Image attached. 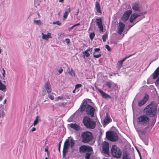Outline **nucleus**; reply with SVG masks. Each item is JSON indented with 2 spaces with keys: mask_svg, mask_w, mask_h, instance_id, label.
I'll return each instance as SVG.
<instances>
[{
  "mask_svg": "<svg viewBox=\"0 0 159 159\" xmlns=\"http://www.w3.org/2000/svg\"><path fill=\"white\" fill-rule=\"evenodd\" d=\"M159 75V67H158L152 74V77L153 79H156Z\"/></svg>",
  "mask_w": 159,
  "mask_h": 159,
  "instance_id": "23",
  "label": "nucleus"
},
{
  "mask_svg": "<svg viewBox=\"0 0 159 159\" xmlns=\"http://www.w3.org/2000/svg\"><path fill=\"white\" fill-rule=\"evenodd\" d=\"M113 84V83L111 81L107 82L105 84V85L107 86L109 89H111Z\"/></svg>",
  "mask_w": 159,
  "mask_h": 159,
  "instance_id": "28",
  "label": "nucleus"
},
{
  "mask_svg": "<svg viewBox=\"0 0 159 159\" xmlns=\"http://www.w3.org/2000/svg\"><path fill=\"white\" fill-rule=\"evenodd\" d=\"M76 24H77V26H79V25H80V23H77Z\"/></svg>",
  "mask_w": 159,
  "mask_h": 159,
  "instance_id": "62",
  "label": "nucleus"
},
{
  "mask_svg": "<svg viewBox=\"0 0 159 159\" xmlns=\"http://www.w3.org/2000/svg\"><path fill=\"white\" fill-rule=\"evenodd\" d=\"M108 38V35L107 34H104L102 36V39L103 41L105 42L106 41L107 39Z\"/></svg>",
  "mask_w": 159,
  "mask_h": 159,
  "instance_id": "35",
  "label": "nucleus"
},
{
  "mask_svg": "<svg viewBox=\"0 0 159 159\" xmlns=\"http://www.w3.org/2000/svg\"><path fill=\"white\" fill-rule=\"evenodd\" d=\"M2 70H3V72L2 73V75L3 77H4L5 75V70H4V69L3 68H2Z\"/></svg>",
  "mask_w": 159,
  "mask_h": 159,
  "instance_id": "47",
  "label": "nucleus"
},
{
  "mask_svg": "<svg viewBox=\"0 0 159 159\" xmlns=\"http://www.w3.org/2000/svg\"><path fill=\"white\" fill-rule=\"evenodd\" d=\"M6 87L5 85L3 84L0 80V90L3 92H5L6 91Z\"/></svg>",
  "mask_w": 159,
  "mask_h": 159,
  "instance_id": "25",
  "label": "nucleus"
},
{
  "mask_svg": "<svg viewBox=\"0 0 159 159\" xmlns=\"http://www.w3.org/2000/svg\"><path fill=\"white\" fill-rule=\"evenodd\" d=\"M83 122L87 128L93 129L95 127V121L88 116H85L84 118Z\"/></svg>",
  "mask_w": 159,
  "mask_h": 159,
  "instance_id": "4",
  "label": "nucleus"
},
{
  "mask_svg": "<svg viewBox=\"0 0 159 159\" xmlns=\"http://www.w3.org/2000/svg\"><path fill=\"white\" fill-rule=\"evenodd\" d=\"M96 24L98 25V27L101 32H103V27L102 25V18H97L96 19Z\"/></svg>",
  "mask_w": 159,
  "mask_h": 159,
  "instance_id": "13",
  "label": "nucleus"
},
{
  "mask_svg": "<svg viewBox=\"0 0 159 159\" xmlns=\"http://www.w3.org/2000/svg\"><path fill=\"white\" fill-rule=\"evenodd\" d=\"M48 97L49 98L52 100H53L54 99V97L51 94H50L49 93H48Z\"/></svg>",
  "mask_w": 159,
  "mask_h": 159,
  "instance_id": "42",
  "label": "nucleus"
},
{
  "mask_svg": "<svg viewBox=\"0 0 159 159\" xmlns=\"http://www.w3.org/2000/svg\"><path fill=\"white\" fill-rule=\"evenodd\" d=\"M6 102H7V99H6L4 100L3 101V104H5Z\"/></svg>",
  "mask_w": 159,
  "mask_h": 159,
  "instance_id": "55",
  "label": "nucleus"
},
{
  "mask_svg": "<svg viewBox=\"0 0 159 159\" xmlns=\"http://www.w3.org/2000/svg\"><path fill=\"white\" fill-rule=\"evenodd\" d=\"M129 12H130V15L132 13V11H131L130 10Z\"/></svg>",
  "mask_w": 159,
  "mask_h": 159,
  "instance_id": "64",
  "label": "nucleus"
},
{
  "mask_svg": "<svg viewBox=\"0 0 159 159\" xmlns=\"http://www.w3.org/2000/svg\"><path fill=\"white\" fill-rule=\"evenodd\" d=\"M42 35V38L43 39L48 40L49 38H52V37L51 36V34L50 33H48L47 34H45L43 33H41Z\"/></svg>",
  "mask_w": 159,
  "mask_h": 159,
  "instance_id": "21",
  "label": "nucleus"
},
{
  "mask_svg": "<svg viewBox=\"0 0 159 159\" xmlns=\"http://www.w3.org/2000/svg\"><path fill=\"white\" fill-rule=\"evenodd\" d=\"M87 102L86 101H83L80 108V110L81 111H84L85 110L86 107H87Z\"/></svg>",
  "mask_w": 159,
  "mask_h": 159,
  "instance_id": "20",
  "label": "nucleus"
},
{
  "mask_svg": "<svg viewBox=\"0 0 159 159\" xmlns=\"http://www.w3.org/2000/svg\"><path fill=\"white\" fill-rule=\"evenodd\" d=\"M90 50V48H88L85 51V52H88Z\"/></svg>",
  "mask_w": 159,
  "mask_h": 159,
  "instance_id": "54",
  "label": "nucleus"
},
{
  "mask_svg": "<svg viewBox=\"0 0 159 159\" xmlns=\"http://www.w3.org/2000/svg\"><path fill=\"white\" fill-rule=\"evenodd\" d=\"M68 151V149L63 148V155L64 156Z\"/></svg>",
  "mask_w": 159,
  "mask_h": 159,
  "instance_id": "37",
  "label": "nucleus"
},
{
  "mask_svg": "<svg viewBox=\"0 0 159 159\" xmlns=\"http://www.w3.org/2000/svg\"><path fill=\"white\" fill-rule=\"evenodd\" d=\"M140 16V15L135 13L131 15L130 17V28L133 26L139 21V20L136 21V19Z\"/></svg>",
  "mask_w": 159,
  "mask_h": 159,
  "instance_id": "7",
  "label": "nucleus"
},
{
  "mask_svg": "<svg viewBox=\"0 0 159 159\" xmlns=\"http://www.w3.org/2000/svg\"><path fill=\"white\" fill-rule=\"evenodd\" d=\"M129 57V56H127L124 58H123L122 60L119 61L117 63V68L118 69H120L122 66V64L123 62L125 61V60Z\"/></svg>",
  "mask_w": 159,
  "mask_h": 159,
  "instance_id": "19",
  "label": "nucleus"
},
{
  "mask_svg": "<svg viewBox=\"0 0 159 159\" xmlns=\"http://www.w3.org/2000/svg\"><path fill=\"white\" fill-rule=\"evenodd\" d=\"M60 148H61V147H58V150L59 152H60Z\"/></svg>",
  "mask_w": 159,
  "mask_h": 159,
  "instance_id": "60",
  "label": "nucleus"
},
{
  "mask_svg": "<svg viewBox=\"0 0 159 159\" xmlns=\"http://www.w3.org/2000/svg\"><path fill=\"white\" fill-rule=\"evenodd\" d=\"M82 85L81 84H77L75 85V90H77V92H78L79 91V88L81 87Z\"/></svg>",
  "mask_w": 159,
  "mask_h": 159,
  "instance_id": "32",
  "label": "nucleus"
},
{
  "mask_svg": "<svg viewBox=\"0 0 159 159\" xmlns=\"http://www.w3.org/2000/svg\"><path fill=\"white\" fill-rule=\"evenodd\" d=\"M92 153V152H87L85 156V159H89Z\"/></svg>",
  "mask_w": 159,
  "mask_h": 159,
  "instance_id": "33",
  "label": "nucleus"
},
{
  "mask_svg": "<svg viewBox=\"0 0 159 159\" xmlns=\"http://www.w3.org/2000/svg\"><path fill=\"white\" fill-rule=\"evenodd\" d=\"M95 110V109L93 107L90 105H87L86 111L87 114L89 115L91 117H93L94 116Z\"/></svg>",
  "mask_w": 159,
  "mask_h": 159,
  "instance_id": "10",
  "label": "nucleus"
},
{
  "mask_svg": "<svg viewBox=\"0 0 159 159\" xmlns=\"http://www.w3.org/2000/svg\"><path fill=\"white\" fill-rule=\"evenodd\" d=\"M111 121L112 120L111 117L108 116L107 114L105 118L103 121V124L105 125H106L109 123L110 122H111Z\"/></svg>",
  "mask_w": 159,
  "mask_h": 159,
  "instance_id": "22",
  "label": "nucleus"
},
{
  "mask_svg": "<svg viewBox=\"0 0 159 159\" xmlns=\"http://www.w3.org/2000/svg\"><path fill=\"white\" fill-rule=\"evenodd\" d=\"M68 69L69 71L68 72L69 74L71 75L72 76H75V74L74 71L72 68L71 69V71H70V69L68 67Z\"/></svg>",
  "mask_w": 159,
  "mask_h": 159,
  "instance_id": "30",
  "label": "nucleus"
},
{
  "mask_svg": "<svg viewBox=\"0 0 159 159\" xmlns=\"http://www.w3.org/2000/svg\"><path fill=\"white\" fill-rule=\"evenodd\" d=\"M39 117L38 116H37L36 117L33 123V125L35 126L39 122Z\"/></svg>",
  "mask_w": 159,
  "mask_h": 159,
  "instance_id": "29",
  "label": "nucleus"
},
{
  "mask_svg": "<svg viewBox=\"0 0 159 159\" xmlns=\"http://www.w3.org/2000/svg\"><path fill=\"white\" fill-rule=\"evenodd\" d=\"M53 24H57L59 25H61V23L59 21H54L53 22Z\"/></svg>",
  "mask_w": 159,
  "mask_h": 159,
  "instance_id": "40",
  "label": "nucleus"
},
{
  "mask_svg": "<svg viewBox=\"0 0 159 159\" xmlns=\"http://www.w3.org/2000/svg\"><path fill=\"white\" fill-rule=\"evenodd\" d=\"M83 53L85 55L84 56H83L84 58L85 56H86V57H88L90 55V54L89 53H88V52H85V51H84V52H83Z\"/></svg>",
  "mask_w": 159,
  "mask_h": 159,
  "instance_id": "38",
  "label": "nucleus"
},
{
  "mask_svg": "<svg viewBox=\"0 0 159 159\" xmlns=\"http://www.w3.org/2000/svg\"><path fill=\"white\" fill-rule=\"evenodd\" d=\"M74 27L73 25L71 27H70L69 28V30H72Z\"/></svg>",
  "mask_w": 159,
  "mask_h": 159,
  "instance_id": "51",
  "label": "nucleus"
},
{
  "mask_svg": "<svg viewBox=\"0 0 159 159\" xmlns=\"http://www.w3.org/2000/svg\"><path fill=\"white\" fill-rule=\"evenodd\" d=\"M148 4L144 0H140L135 2L132 5V9L134 11H140L146 10L148 8Z\"/></svg>",
  "mask_w": 159,
  "mask_h": 159,
  "instance_id": "1",
  "label": "nucleus"
},
{
  "mask_svg": "<svg viewBox=\"0 0 159 159\" xmlns=\"http://www.w3.org/2000/svg\"><path fill=\"white\" fill-rule=\"evenodd\" d=\"M73 25V26H74V27H76V26H77L76 24H75L74 25Z\"/></svg>",
  "mask_w": 159,
  "mask_h": 159,
  "instance_id": "63",
  "label": "nucleus"
},
{
  "mask_svg": "<svg viewBox=\"0 0 159 159\" xmlns=\"http://www.w3.org/2000/svg\"><path fill=\"white\" fill-rule=\"evenodd\" d=\"M157 109L156 107L152 104L147 106L143 110L144 112L150 116H154L156 114Z\"/></svg>",
  "mask_w": 159,
  "mask_h": 159,
  "instance_id": "2",
  "label": "nucleus"
},
{
  "mask_svg": "<svg viewBox=\"0 0 159 159\" xmlns=\"http://www.w3.org/2000/svg\"><path fill=\"white\" fill-rule=\"evenodd\" d=\"M68 125L69 126L76 131H79L81 129V128L80 126L76 123H70L68 124Z\"/></svg>",
  "mask_w": 159,
  "mask_h": 159,
  "instance_id": "14",
  "label": "nucleus"
},
{
  "mask_svg": "<svg viewBox=\"0 0 159 159\" xmlns=\"http://www.w3.org/2000/svg\"><path fill=\"white\" fill-rule=\"evenodd\" d=\"M139 122L142 124L148 123L149 120L148 117L145 115H143L138 118Z\"/></svg>",
  "mask_w": 159,
  "mask_h": 159,
  "instance_id": "9",
  "label": "nucleus"
},
{
  "mask_svg": "<svg viewBox=\"0 0 159 159\" xmlns=\"http://www.w3.org/2000/svg\"><path fill=\"white\" fill-rule=\"evenodd\" d=\"M105 48L108 51H110L111 50V48L108 45H106L105 46Z\"/></svg>",
  "mask_w": 159,
  "mask_h": 159,
  "instance_id": "44",
  "label": "nucleus"
},
{
  "mask_svg": "<svg viewBox=\"0 0 159 159\" xmlns=\"http://www.w3.org/2000/svg\"><path fill=\"white\" fill-rule=\"evenodd\" d=\"M93 151L92 147L85 145H83L79 148V152L82 154L86 152H91Z\"/></svg>",
  "mask_w": 159,
  "mask_h": 159,
  "instance_id": "8",
  "label": "nucleus"
},
{
  "mask_svg": "<svg viewBox=\"0 0 159 159\" xmlns=\"http://www.w3.org/2000/svg\"><path fill=\"white\" fill-rule=\"evenodd\" d=\"M147 13V12L146 11H142V12H141V14L143 15V14H145Z\"/></svg>",
  "mask_w": 159,
  "mask_h": 159,
  "instance_id": "53",
  "label": "nucleus"
},
{
  "mask_svg": "<svg viewBox=\"0 0 159 159\" xmlns=\"http://www.w3.org/2000/svg\"><path fill=\"white\" fill-rule=\"evenodd\" d=\"M109 144L108 143L106 142H104L102 144V152L104 154H107L108 155H109Z\"/></svg>",
  "mask_w": 159,
  "mask_h": 159,
  "instance_id": "11",
  "label": "nucleus"
},
{
  "mask_svg": "<svg viewBox=\"0 0 159 159\" xmlns=\"http://www.w3.org/2000/svg\"><path fill=\"white\" fill-rule=\"evenodd\" d=\"M81 137L82 142L84 143H87L92 140L93 136L91 132L86 131L81 133Z\"/></svg>",
  "mask_w": 159,
  "mask_h": 159,
  "instance_id": "3",
  "label": "nucleus"
},
{
  "mask_svg": "<svg viewBox=\"0 0 159 159\" xmlns=\"http://www.w3.org/2000/svg\"><path fill=\"white\" fill-rule=\"evenodd\" d=\"M129 17V10L126 11L123 15L122 19L123 21H126Z\"/></svg>",
  "mask_w": 159,
  "mask_h": 159,
  "instance_id": "16",
  "label": "nucleus"
},
{
  "mask_svg": "<svg viewBox=\"0 0 159 159\" xmlns=\"http://www.w3.org/2000/svg\"><path fill=\"white\" fill-rule=\"evenodd\" d=\"M95 8L97 12L102 14V11L101 9V6L99 3L97 2H96Z\"/></svg>",
  "mask_w": 159,
  "mask_h": 159,
  "instance_id": "24",
  "label": "nucleus"
},
{
  "mask_svg": "<svg viewBox=\"0 0 159 159\" xmlns=\"http://www.w3.org/2000/svg\"><path fill=\"white\" fill-rule=\"evenodd\" d=\"M123 159H129L128 158V156L127 155L125 156L124 155H123Z\"/></svg>",
  "mask_w": 159,
  "mask_h": 159,
  "instance_id": "48",
  "label": "nucleus"
},
{
  "mask_svg": "<svg viewBox=\"0 0 159 159\" xmlns=\"http://www.w3.org/2000/svg\"><path fill=\"white\" fill-rule=\"evenodd\" d=\"M70 11L71 10L70 7H69L68 10H66L65 11L63 15L64 19H65L67 18V17L68 15V13H70Z\"/></svg>",
  "mask_w": 159,
  "mask_h": 159,
  "instance_id": "26",
  "label": "nucleus"
},
{
  "mask_svg": "<svg viewBox=\"0 0 159 159\" xmlns=\"http://www.w3.org/2000/svg\"><path fill=\"white\" fill-rule=\"evenodd\" d=\"M70 147L71 148H72L75 146V141L72 139H70Z\"/></svg>",
  "mask_w": 159,
  "mask_h": 159,
  "instance_id": "31",
  "label": "nucleus"
},
{
  "mask_svg": "<svg viewBox=\"0 0 159 159\" xmlns=\"http://www.w3.org/2000/svg\"><path fill=\"white\" fill-rule=\"evenodd\" d=\"M63 99V97L62 96H59L58 97L56 98V101H58L59 100H62Z\"/></svg>",
  "mask_w": 159,
  "mask_h": 159,
  "instance_id": "41",
  "label": "nucleus"
},
{
  "mask_svg": "<svg viewBox=\"0 0 159 159\" xmlns=\"http://www.w3.org/2000/svg\"><path fill=\"white\" fill-rule=\"evenodd\" d=\"M98 90L99 93H101L102 96L103 98L106 99L108 98H111L110 96L104 92L102 90L100 89H98Z\"/></svg>",
  "mask_w": 159,
  "mask_h": 159,
  "instance_id": "18",
  "label": "nucleus"
},
{
  "mask_svg": "<svg viewBox=\"0 0 159 159\" xmlns=\"http://www.w3.org/2000/svg\"><path fill=\"white\" fill-rule=\"evenodd\" d=\"M70 145L69 140L68 139H66L64 143L63 148H64L68 149L69 146Z\"/></svg>",
  "mask_w": 159,
  "mask_h": 159,
  "instance_id": "27",
  "label": "nucleus"
},
{
  "mask_svg": "<svg viewBox=\"0 0 159 159\" xmlns=\"http://www.w3.org/2000/svg\"><path fill=\"white\" fill-rule=\"evenodd\" d=\"M3 98L2 96H0V101L2 100Z\"/></svg>",
  "mask_w": 159,
  "mask_h": 159,
  "instance_id": "56",
  "label": "nucleus"
},
{
  "mask_svg": "<svg viewBox=\"0 0 159 159\" xmlns=\"http://www.w3.org/2000/svg\"><path fill=\"white\" fill-rule=\"evenodd\" d=\"M125 27V25L122 22L120 21L119 23V26L117 29V33L121 35L123 32Z\"/></svg>",
  "mask_w": 159,
  "mask_h": 159,
  "instance_id": "12",
  "label": "nucleus"
},
{
  "mask_svg": "<svg viewBox=\"0 0 159 159\" xmlns=\"http://www.w3.org/2000/svg\"><path fill=\"white\" fill-rule=\"evenodd\" d=\"M64 0H59V2H63Z\"/></svg>",
  "mask_w": 159,
  "mask_h": 159,
  "instance_id": "61",
  "label": "nucleus"
},
{
  "mask_svg": "<svg viewBox=\"0 0 159 159\" xmlns=\"http://www.w3.org/2000/svg\"><path fill=\"white\" fill-rule=\"evenodd\" d=\"M45 151L47 152L48 153V151L47 148H45Z\"/></svg>",
  "mask_w": 159,
  "mask_h": 159,
  "instance_id": "57",
  "label": "nucleus"
},
{
  "mask_svg": "<svg viewBox=\"0 0 159 159\" xmlns=\"http://www.w3.org/2000/svg\"><path fill=\"white\" fill-rule=\"evenodd\" d=\"M36 129L35 127L33 128L30 131V132H33L36 130Z\"/></svg>",
  "mask_w": 159,
  "mask_h": 159,
  "instance_id": "49",
  "label": "nucleus"
},
{
  "mask_svg": "<svg viewBox=\"0 0 159 159\" xmlns=\"http://www.w3.org/2000/svg\"><path fill=\"white\" fill-rule=\"evenodd\" d=\"M66 102H62L58 103L57 104V105L59 107H64L66 104Z\"/></svg>",
  "mask_w": 159,
  "mask_h": 159,
  "instance_id": "34",
  "label": "nucleus"
},
{
  "mask_svg": "<svg viewBox=\"0 0 159 159\" xmlns=\"http://www.w3.org/2000/svg\"><path fill=\"white\" fill-rule=\"evenodd\" d=\"M63 71V69L62 68H61L59 70H58V72L59 74H61L62 72Z\"/></svg>",
  "mask_w": 159,
  "mask_h": 159,
  "instance_id": "50",
  "label": "nucleus"
},
{
  "mask_svg": "<svg viewBox=\"0 0 159 159\" xmlns=\"http://www.w3.org/2000/svg\"><path fill=\"white\" fill-rule=\"evenodd\" d=\"M102 55L101 54H100L97 55H94L93 57L94 58H98L100 57Z\"/></svg>",
  "mask_w": 159,
  "mask_h": 159,
  "instance_id": "43",
  "label": "nucleus"
},
{
  "mask_svg": "<svg viewBox=\"0 0 159 159\" xmlns=\"http://www.w3.org/2000/svg\"><path fill=\"white\" fill-rule=\"evenodd\" d=\"M61 141H60L58 143V147H61Z\"/></svg>",
  "mask_w": 159,
  "mask_h": 159,
  "instance_id": "52",
  "label": "nucleus"
},
{
  "mask_svg": "<svg viewBox=\"0 0 159 159\" xmlns=\"http://www.w3.org/2000/svg\"><path fill=\"white\" fill-rule=\"evenodd\" d=\"M106 137L109 140L114 142L118 140L117 134L113 131H108L106 133Z\"/></svg>",
  "mask_w": 159,
  "mask_h": 159,
  "instance_id": "6",
  "label": "nucleus"
},
{
  "mask_svg": "<svg viewBox=\"0 0 159 159\" xmlns=\"http://www.w3.org/2000/svg\"><path fill=\"white\" fill-rule=\"evenodd\" d=\"M34 23H35L36 24L38 25H40L41 24V22L40 20H34Z\"/></svg>",
  "mask_w": 159,
  "mask_h": 159,
  "instance_id": "39",
  "label": "nucleus"
},
{
  "mask_svg": "<svg viewBox=\"0 0 159 159\" xmlns=\"http://www.w3.org/2000/svg\"><path fill=\"white\" fill-rule=\"evenodd\" d=\"M79 9H78L77 11L76 12V15H78L79 14Z\"/></svg>",
  "mask_w": 159,
  "mask_h": 159,
  "instance_id": "58",
  "label": "nucleus"
},
{
  "mask_svg": "<svg viewBox=\"0 0 159 159\" xmlns=\"http://www.w3.org/2000/svg\"><path fill=\"white\" fill-rule=\"evenodd\" d=\"M44 87L48 93H51L52 91V89L50 84L48 82L45 83Z\"/></svg>",
  "mask_w": 159,
  "mask_h": 159,
  "instance_id": "17",
  "label": "nucleus"
},
{
  "mask_svg": "<svg viewBox=\"0 0 159 159\" xmlns=\"http://www.w3.org/2000/svg\"><path fill=\"white\" fill-rule=\"evenodd\" d=\"M95 36V34L94 33H91L90 34L89 37L91 40H92L93 39Z\"/></svg>",
  "mask_w": 159,
  "mask_h": 159,
  "instance_id": "36",
  "label": "nucleus"
},
{
  "mask_svg": "<svg viewBox=\"0 0 159 159\" xmlns=\"http://www.w3.org/2000/svg\"><path fill=\"white\" fill-rule=\"evenodd\" d=\"M100 50V49L99 48H95L94 49V52L93 53L94 54L95 52H99Z\"/></svg>",
  "mask_w": 159,
  "mask_h": 159,
  "instance_id": "45",
  "label": "nucleus"
},
{
  "mask_svg": "<svg viewBox=\"0 0 159 159\" xmlns=\"http://www.w3.org/2000/svg\"><path fill=\"white\" fill-rule=\"evenodd\" d=\"M65 40L66 41V43L67 44H69L70 42V40L69 39H66Z\"/></svg>",
  "mask_w": 159,
  "mask_h": 159,
  "instance_id": "46",
  "label": "nucleus"
},
{
  "mask_svg": "<svg viewBox=\"0 0 159 159\" xmlns=\"http://www.w3.org/2000/svg\"><path fill=\"white\" fill-rule=\"evenodd\" d=\"M76 91H77V90H75V89L73 90V93H75Z\"/></svg>",
  "mask_w": 159,
  "mask_h": 159,
  "instance_id": "59",
  "label": "nucleus"
},
{
  "mask_svg": "<svg viewBox=\"0 0 159 159\" xmlns=\"http://www.w3.org/2000/svg\"><path fill=\"white\" fill-rule=\"evenodd\" d=\"M111 153L112 156L115 158H119L121 156V152L120 149L116 146L113 145L111 149Z\"/></svg>",
  "mask_w": 159,
  "mask_h": 159,
  "instance_id": "5",
  "label": "nucleus"
},
{
  "mask_svg": "<svg viewBox=\"0 0 159 159\" xmlns=\"http://www.w3.org/2000/svg\"><path fill=\"white\" fill-rule=\"evenodd\" d=\"M148 96L147 94L145 95L143 98L138 102V106L141 107L144 105L148 100Z\"/></svg>",
  "mask_w": 159,
  "mask_h": 159,
  "instance_id": "15",
  "label": "nucleus"
}]
</instances>
